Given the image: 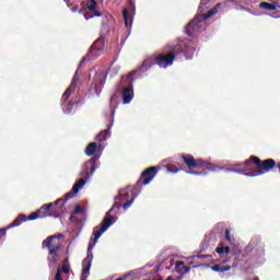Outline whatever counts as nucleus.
Listing matches in <instances>:
<instances>
[{"label": "nucleus", "instance_id": "35", "mask_svg": "<svg viewBox=\"0 0 280 280\" xmlns=\"http://www.w3.org/2000/svg\"><path fill=\"white\" fill-rule=\"evenodd\" d=\"M184 272L187 273L191 270V267L183 266Z\"/></svg>", "mask_w": 280, "mask_h": 280}, {"label": "nucleus", "instance_id": "34", "mask_svg": "<svg viewBox=\"0 0 280 280\" xmlns=\"http://www.w3.org/2000/svg\"><path fill=\"white\" fill-rule=\"evenodd\" d=\"M180 266H185V261H177L175 264V268H180Z\"/></svg>", "mask_w": 280, "mask_h": 280}, {"label": "nucleus", "instance_id": "14", "mask_svg": "<svg viewBox=\"0 0 280 280\" xmlns=\"http://www.w3.org/2000/svg\"><path fill=\"white\" fill-rule=\"evenodd\" d=\"M132 97H135V91L132 89V84L122 89V103L130 104L132 102Z\"/></svg>", "mask_w": 280, "mask_h": 280}, {"label": "nucleus", "instance_id": "1", "mask_svg": "<svg viewBox=\"0 0 280 280\" xmlns=\"http://www.w3.org/2000/svg\"><path fill=\"white\" fill-rule=\"evenodd\" d=\"M84 185H86V178L79 179V182L72 186V191L66 194L63 199L59 198L54 202L43 205L37 211L32 212L28 217L19 214L11 226H21L23 222L38 220V218H60V215L67 213V201L71 200Z\"/></svg>", "mask_w": 280, "mask_h": 280}, {"label": "nucleus", "instance_id": "3", "mask_svg": "<svg viewBox=\"0 0 280 280\" xmlns=\"http://www.w3.org/2000/svg\"><path fill=\"white\" fill-rule=\"evenodd\" d=\"M240 167L243 168H241L238 172H246L244 173V176H262V174H268V172L277 167V161L272 159L261 161V159L252 155L248 160L241 163Z\"/></svg>", "mask_w": 280, "mask_h": 280}, {"label": "nucleus", "instance_id": "12", "mask_svg": "<svg viewBox=\"0 0 280 280\" xmlns=\"http://www.w3.org/2000/svg\"><path fill=\"white\" fill-rule=\"evenodd\" d=\"M86 10L91 13L90 15H85V19H95V16H102V12L97 11V1H89L85 3Z\"/></svg>", "mask_w": 280, "mask_h": 280}, {"label": "nucleus", "instance_id": "16", "mask_svg": "<svg viewBox=\"0 0 280 280\" xmlns=\"http://www.w3.org/2000/svg\"><path fill=\"white\" fill-rule=\"evenodd\" d=\"M74 103L73 101H69V98H65V94L61 96V108L66 115L71 114L73 110Z\"/></svg>", "mask_w": 280, "mask_h": 280}, {"label": "nucleus", "instance_id": "18", "mask_svg": "<svg viewBox=\"0 0 280 280\" xmlns=\"http://www.w3.org/2000/svg\"><path fill=\"white\" fill-rule=\"evenodd\" d=\"M166 170L172 174H178V172H183V166L179 163L168 164L166 165Z\"/></svg>", "mask_w": 280, "mask_h": 280}, {"label": "nucleus", "instance_id": "13", "mask_svg": "<svg viewBox=\"0 0 280 280\" xmlns=\"http://www.w3.org/2000/svg\"><path fill=\"white\" fill-rule=\"evenodd\" d=\"M107 75H108V72H106L105 74L97 73L95 75L96 82L94 83V89H95L96 93H102V86H104V84H106Z\"/></svg>", "mask_w": 280, "mask_h": 280}, {"label": "nucleus", "instance_id": "32", "mask_svg": "<svg viewBox=\"0 0 280 280\" xmlns=\"http://www.w3.org/2000/svg\"><path fill=\"white\" fill-rule=\"evenodd\" d=\"M73 213H84V209H82L80 206H77V207L74 208Z\"/></svg>", "mask_w": 280, "mask_h": 280}, {"label": "nucleus", "instance_id": "23", "mask_svg": "<svg viewBox=\"0 0 280 280\" xmlns=\"http://www.w3.org/2000/svg\"><path fill=\"white\" fill-rule=\"evenodd\" d=\"M258 7H259L261 10H271V11L277 10V4H275V3H269V2H260V3L258 4Z\"/></svg>", "mask_w": 280, "mask_h": 280}, {"label": "nucleus", "instance_id": "6", "mask_svg": "<svg viewBox=\"0 0 280 280\" xmlns=\"http://www.w3.org/2000/svg\"><path fill=\"white\" fill-rule=\"evenodd\" d=\"M153 56L155 58V65H158L160 69H167V67H172L176 60V52L174 50L168 52H158Z\"/></svg>", "mask_w": 280, "mask_h": 280}, {"label": "nucleus", "instance_id": "21", "mask_svg": "<svg viewBox=\"0 0 280 280\" xmlns=\"http://www.w3.org/2000/svg\"><path fill=\"white\" fill-rule=\"evenodd\" d=\"M211 270H213V272H226L229 270H231V266L229 265H214L211 267Z\"/></svg>", "mask_w": 280, "mask_h": 280}, {"label": "nucleus", "instance_id": "8", "mask_svg": "<svg viewBox=\"0 0 280 280\" xmlns=\"http://www.w3.org/2000/svg\"><path fill=\"white\" fill-rule=\"evenodd\" d=\"M104 37L101 36L91 46L90 50L86 54V58L89 60H97V58H100V52L102 51V49H104Z\"/></svg>", "mask_w": 280, "mask_h": 280}, {"label": "nucleus", "instance_id": "30", "mask_svg": "<svg viewBox=\"0 0 280 280\" xmlns=\"http://www.w3.org/2000/svg\"><path fill=\"white\" fill-rule=\"evenodd\" d=\"M208 3H211V0H201L199 8L202 10V8H207Z\"/></svg>", "mask_w": 280, "mask_h": 280}, {"label": "nucleus", "instance_id": "36", "mask_svg": "<svg viewBox=\"0 0 280 280\" xmlns=\"http://www.w3.org/2000/svg\"><path fill=\"white\" fill-rule=\"evenodd\" d=\"M243 10H245V12H249V14H253V10H250V8H243Z\"/></svg>", "mask_w": 280, "mask_h": 280}, {"label": "nucleus", "instance_id": "11", "mask_svg": "<svg viewBox=\"0 0 280 280\" xmlns=\"http://www.w3.org/2000/svg\"><path fill=\"white\" fill-rule=\"evenodd\" d=\"M78 71H79V69L75 71L70 85L65 91L63 100H69V97H71V94L75 91V89H78V82H80V77L78 75Z\"/></svg>", "mask_w": 280, "mask_h": 280}, {"label": "nucleus", "instance_id": "22", "mask_svg": "<svg viewBox=\"0 0 280 280\" xmlns=\"http://www.w3.org/2000/svg\"><path fill=\"white\" fill-rule=\"evenodd\" d=\"M122 19L125 21V26L126 27H132V18H129L128 9L122 10Z\"/></svg>", "mask_w": 280, "mask_h": 280}, {"label": "nucleus", "instance_id": "19", "mask_svg": "<svg viewBox=\"0 0 280 280\" xmlns=\"http://www.w3.org/2000/svg\"><path fill=\"white\" fill-rule=\"evenodd\" d=\"M95 152H97V143H95V142L89 143L88 147L85 148L86 156H93V154H95Z\"/></svg>", "mask_w": 280, "mask_h": 280}, {"label": "nucleus", "instance_id": "29", "mask_svg": "<svg viewBox=\"0 0 280 280\" xmlns=\"http://www.w3.org/2000/svg\"><path fill=\"white\" fill-rule=\"evenodd\" d=\"M132 202H135V197H132L130 200H127L124 205H122V209H128Z\"/></svg>", "mask_w": 280, "mask_h": 280}, {"label": "nucleus", "instance_id": "27", "mask_svg": "<svg viewBox=\"0 0 280 280\" xmlns=\"http://www.w3.org/2000/svg\"><path fill=\"white\" fill-rule=\"evenodd\" d=\"M9 229H14V226H12V223L4 229H0V240L1 237H5V233L9 231Z\"/></svg>", "mask_w": 280, "mask_h": 280}, {"label": "nucleus", "instance_id": "5", "mask_svg": "<svg viewBox=\"0 0 280 280\" xmlns=\"http://www.w3.org/2000/svg\"><path fill=\"white\" fill-rule=\"evenodd\" d=\"M182 160L185 163V165L188 167V170H196V167L203 168L202 172H187V174H194L195 176H201V174H207V172H213V164H211L209 161L197 159L195 160L194 155L183 153Z\"/></svg>", "mask_w": 280, "mask_h": 280}, {"label": "nucleus", "instance_id": "43", "mask_svg": "<svg viewBox=\"0 0 280 280\" xmlns=\"http://www.w3.org/2000/svg\"><path fill=\"white\" fill-rule=\"evenodd\" d=\"M88 1H96V0H88Z\"/></svg>", "mask_w": 280, "mask_h": 280}, {"label": "nucleus", "instance_id": "20", "mask_svg": "<svg viewBox=\"0 0 280 280\" xmlns=\"http://www.w3.org/2000/svg\"><path fill=\"white\" fill-rule=\"evenodd\" d=\"M70 270H71V264L69 262V256H66V259L62 262L60 272L61 273L63 272V275H69Z\"/></svg>", "mask_w": 280, "mask_h": 280}, {"label": "nucleus", "instance_id": "38", "mask_svg": "<svg viewBox=\"0 0 280 280\" xmlns=\"http://www.w3.org/2000/svg\"><path fill=\"white\" fill-rule=\"evenodd\" d=\"M84 60H86V57H83V58H82V60H81V65H82V62H84Z\"/></svg>", "mask_w": 280, "mask_h": 280}, {"label": "nucleus", "instance_id": "26", "mask_svg": "<svg viewBox=\"0 0 280 280\" xmlns=\"http://www.w3.org/2000/svg\"><path fill=\"white\" fill-rule=\"evenodd\" d=\"M225 240L231 246H235V238L231 237V231L229 229L225 230Z\"/></svg>", "mask_w": 280, "mask_h": 280}, {"label": "nucleus", "instance_id": "41", "mask_svg": "<svg viewBox=\"0 0 280 280\" xmlns=\"http://www.w3.org/2000/svg\"><path fill=\"white\" fill-rule=\"evenodd\" d=\"M222 264H226V260H223Z\"/></svg>", "mask_w": 280, "mask_h": 280}, {"label": "nucleus", "instance_id": "31", "mask_svg": "<svg viewBox=\"0 0 280 280\" xmlns=\"http://www.w3.org/2000/svg\"><path fill=\"white\" fill-rule=\"evenodd\" d=\"M55 280H63L62 279V273H61L60 269H57V272L55 275Z\"/></svg>", "mask_w": 280, "mask_h": 280}, {"label": "nucleus", "instance_id": "25", "mask_svg": "<svg viewBox=\"0 0 280 280\" xmlns=\"http://www.w3.org/2000/svg\"><path fill=\"white\" fill-rule=\"evenodd\" d=\"M215 250H217L218 255H223V253H225V255H229V253H231V247L218 246Z\"/></svg>", "mask_w": 280, "mask_h": 280}, {"label": "nucleus", "instance_id": "39", "mask_svg": "<svg viewBox=\"0 0 280 280\" xmlns=\"http://www.w3.org/2000/svg\"><path fill=\"white\" fill-rule=\"evenodd\" d=\"M66 1V3H69V1H71V0H65Z\"/></svg>", "mask_w": 280, "mask_h": 280}, {"label": "nucleus", "instance_id": "28", "mask_svg": "<svg viewBox=\"0 0 280 280\" xmlns=\"http://www.w3.org/2000/svg\"><path fill=\"white\" fill-rule=\"evenodd\" d=\"M137 71H139V70H133V71L128 73L127 80H129L130 84H132V82H135L133 78H135V75H137Z\"/></svg>", "mask_w": 280, "mask_h": 280}, {"label": "nucleus", "instance_id": "24", "mask_svg": "<svg viewBox=\"0 0 280 280\" xmlns=\"http://www.w3.org/2000/svg\"><path fill=\"white\" fill-rule=\"evenodd\" d=\"M218 8H220V3H218L214 8L210 9L207 13L202 15V19H211V16H215L218 14Z\"/></svg>", "mask_w": 280, "mask_h": 280}, {"label": "nucleus", "instance_id": "40", "mask_svg": "<svg viewBox=\"0 0 280 280\" xmlns=\"http://www.w3.org/2000/svg\"><path fill=\"white\" fill-rule=\"evenodd\" d=\"M84 3H85V2H81V5H83V8H84Z\"/></svg>", "mask_w": 280, "mask_h": 280}, {"label": "nucleus", "instance_id": "33", "mask_svg": "<svg viewBox=\"0 0 280 280\" xmlns=\"http://www.w3.org/2000/svg\"><path fill=\"white\" fill-rule=\"evenodd\" d=\"M126 196H128V191H124V192H120L119 196H118V199L120 200V198H126Z\"/></svg>", "mask_w": 280, "mask_h": 280}, {"label": "nucleus", "instance_id": "4", "mask_svg": "<svg viewBox=\"0 0 280 280\" xmlns=\"http://www.w3.org/2000/svg\"><path fill=\"white\" fill-rule=\"evenodd\" d=\"M57 237L58 240H60L62 235L59 234V235L48 236L42 243V247L47 248L48 250L47 261H48L49 268H54V266H56L58 261L62 259V256H61L62 242L56 241Z\"/></svg>", "mask_w": 280, "mask_h": 280}, {"label": "nucleus", "instance_id": "9", "mask_svg": "<svg viewBox=\"0 0 280 280\" xmlns=\"http://www.w3.org/2000/svg\"><path fill=\"white\" fill-rule=\"evenodd\" d=\"M202 22H200V18H195L192 21H190L187 26L185 27L186 34L190 38H196L198 34H200V27Z\"/></svg>", "mask_w": 280, "mask_h": 280}, {"label": "nucleus", "instance_id": "7", "mask_svg": "<svg viewBox=\"0 0 280 280\" xmlns=\"http://www.w3.org/2000/svg\"><path fill=\"white\" fill-rule=\"evenodd\" d=\"M159 170H161L159 166H151L144 170L141 173L140 179L136 184L137 187H141L142 185H150V183L154 180L156 174H159Z\"/></svg>", "mask_w": 280, "mask_h": 280}, {"label": "nucleus", "instance_id": "15", "mask_svg": "<svg viewBox=\"0 0 280 280\" xmlns=\"http://www.w3.org/2000/svg\"><path fill=\"white\" fill-rule=\"evenodd\" d=\"M154 65H156L155 57L154 56L149 57L143 60L141 67L139 68V71H142L143 73H145V71H149L150 69H152V67H154Z\"/></svg>", "mask_w": 280, "mask_h": 280}, {"label": "nucleus", "instance_id": "17", "mask_svg": "<svg viewBox=\"0 0 280 280\" xmlns=\"http://www.w3.org/2000/svg\"><path fill=\"white\" fill-rule=\"evenodd\" d=\"M114 119L112 118V121L107 124V129L102 130L96 137L95 140L102 143V141H106L108 138V135L110 132V128H113Z\"/></svg>", "mask_w": 280, "mask_h": 280}, {"label": "nucleus", "instance_id": "42", "mask_svg": "<svg viewBox=\"0 0 280 280\" xmlns=\"http://www.w3.org/2000/svg\"><path fill=\"white\" fill-rule=\"evenodd\" d=\"M198 257H207V256H202V255H201V256H198Z\"/></svg>", "mask_w": 280, "mask_h": 280}, {"label": "nucleus", "instance_id": "2", "mask_svg": "<svg viewBox=\"0 0 280 280\" xmlns=\"http://www.w3.org/2000/svg\"><path fill=\"white\" fill-rule=\"evenodd\" d=\"M112 212L113 208L106 212L103 221L101 222V226H95L93 230L94 238L89 243L88 256L82 262L81 280L89 279V275H91V266L93 264V248H95V244H97V241L100 237H102V234L106 233V231H108V229L115 224V218L110 215Z\"/></svg>", "mask_w": 280, "mask_h": 280}, {"label": "nucleus", "instance_id": "10", "mask_svg": "<svg viewBox=\"0 0 280 280\" xmlns=\"http://www.w3.org/2000/svg\"><path fill=\"white\" fill-rule=\"evenodd\" d=\"M97 159L96 156L91 158L85 164L83 165V172L86 178H91L93 174H95V170H97Z\"/></svg>", "mask_w": 280, "mask_h": 280}, {"label": "nucleus", "instance_id": "37", "mask_svg": "<svg viewBox=\"0 0 280 280\" xmlns=\"http://www.w3.org/2000/svg\"><path fill=\"white\" fill-rule=\"evenodd\" d=\"M73 12H78V7L72 8Z\"/></svg>", "mask_w": 280, "mask_h": 280}]
</instances>
